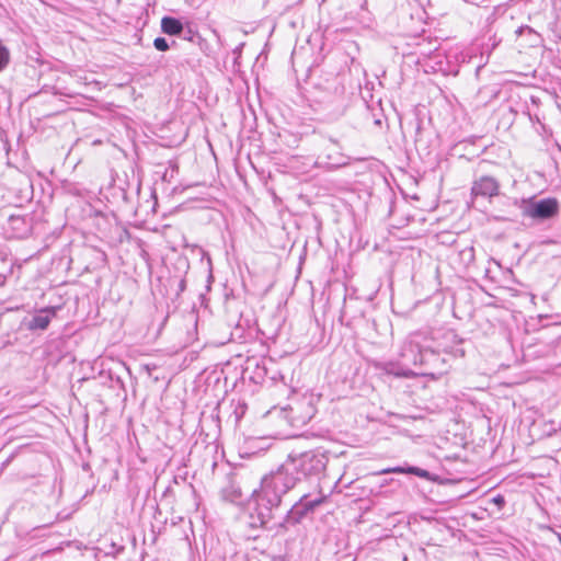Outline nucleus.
Segmentation results:
<instances>
[{"instance_id":"13","label":"nucleus","mask_w":561,"mask_h":561,"mask_svg":"<svg viewBox=\"0 0 561 561\" xmlns=\"http://www.w3.org/2000/svg\"><path fill=\"white\" fill-rule=\"evenodd\" d=\"M494 502L497 503L499 505L503 504V499L501 496L494 499Z\"/></svg>"},{"instance_id":"15","label":"nucleus","mask_w":561,"mask_h":561,"mask_svg":"<svg viewBox=\"0 0 561 561\" xmlns=\"http://www.w3.org/2000/svg\"><path fill=\"white\" fill-rule=\"evenodd\" d=\"M559 540H560V542H561V536H560V535H559Z\"/></svg>"},{"instance_id":"3","label":"nucleus","mask_w":561,"mask_h":561,"mask_svg":"<svg viewBox=\"0 0 561 561\" xmlns=\"http://www.w3.org/2000/svg\"><path fill=\"white\" fill-rule=\"evenodd\" d=\"M500 185L491 176H482L474 181L471 193L474 196L493 197L499 194Z\"/></svg>"},{"instance_id":"10","label":"nucleus","mask_w":561,"mask_h":561,"mask_svg":"<svg viewBox=\"0 0 561 561\" xmlns=\"http://www.w3.org/2000/svg\"><path fill=\"white\" fill-rule=\"evenodd\" d=\"M324 502V497H320L313 501H308L304 504L305 511L309 512L314 510L317 506L321 505Z\"/></svg>"},{"instance_id":"8","label":"nucleus","mask_w":561,"mask_h":561,"mask_svg":"<svg viewBox=\"0 0 561 561\" xmlns=\"http://www.w3.org/2000/svg\"><path fill=\"white\" fill-rule=\"evenodd\" d=\"M305 401L307 402L308 404V409L305 413V417L306 419H311L314 413H316V403L319 401L320 399V396L318 394H313V393H309L308 396H305Z\"/></svg>"},{"instance_id":"6","label":"nucleus","mask_w":561,"mask_h":561,"mask_svg":"<svg viewBox=\"0 0 561 561\" xmlns=\"http://www.w3.org/2000/svg\"><path fill=\"white\" fill-rule=\"evenodd\" d=\"M388 473H410V474H414L416 477L424 478V479L430 478L428 471L421 469L419 467H407V468L391 467V468L382 469L379 472H377L376 474H388Z\"/></svg>"},{"instance_id":"9","label":"nucleus","mask_w":561,"mask_h":561,"mask_svg":"<svg viewBox=\"0 0 561 561\" xmlns=\"http://www.w3.org/2000/svg\"><path fill=\"white\" fill-rule=\"evenodd\" d=\"M9 56V50L0 43V71L8 65Z\"/></svg>"},{"instance_id":"2","label":"nucleus","mask_w":561,"mask_h":561,"mask_svg":"<svg viewBox=\"0 0 561 561\" xmlns=\"http://www.w3.org/2000/svg\"><path fill=\"white\" fill-rule=\"evenodd\" d=\"M523 216L531 219H548L556 216L559 211V202L549 197L540 201L534 198L522 199L518 204Z\"/></svg>"},{"instance_id":"12","label":"nucleus","mask_w":561,"mask_h":561,"mask_svg":"<svg viewBox=\"0 0 561 561\" xmlns=\"http://www.w3.org/2000/svg\"><path fill=\"white\" fill-rule=\"evenodd\" d=\"M416 348V346L412 343V342H408L405 343L404 345V351H411V352H414Z\"/></svg>"},{"instance_id":"11","label":"nucleus","mask_w":561,"mask_h":561,"mask_svg":"<svg viewBox=\"0 0 561 561\" xmlns=\"http://www.w3.org/2000/svg\"><path fill=\"white\" fill-rule=\"evenodd\" d=\"M156 49L165 51L169 48L168 42L163 37H157L153 42Z\"/></svg>"},{"instance_id":"4","label":"nucleus","mask_w":561,"mask_h":561,"mask_svg":"<svg viewBox=\"0 0 561 561\" xmlns=\"http://www.w3.org/2000/svg\"><path fill=\"white\" fill-rule=\"evenodd\" d=\"M300 467L306 474L320 472L324 469L323 457L314 453H306L300 458Z\"/></svg>"},{"instance_id":"1","label":"nucleus","mask_w":561,"mask_h":561,"mask_svg":"<svg viewBox=\"0 0 561 561\" xmlns=\"http://www.w3.org/2000/svg\"><path fill=\"white\" fill-rule=\"evenodd\" d=\"M296 484V478L284 468L265 477L261 488L253 492L247 503L252 527H263L273 518V510L278 507L282 496Z\"/></svg>"},{"instance_id":"7","label":"nucleus","mask_w":561,"mask_h":561,"mask_svg":"<svg viewBox=\"0 0 561 561\" xmlns=\"http://www.w3.org/2000/svg\"><path fill=\"white\" fill-rule=\"evenodd\" d=\"M161 28L165 34L178 35L182 32L183 25L179 20L165 16L161 21Z\"/></svg>"},{"instance_id":"14","label":"nucleus","mask_w":561,"mask_h":561,"mask_svg":"<svg viewBox=\"0 0 561 561\" xmlns=\"http://www.w3.org/2000/svg\"><path fill=\"white\" fill-rule=\"evenodd\" d=\"M394 375H396V376H404V377H408L410 374H409V373L403 371V373H396Z\"/></svg>"},{"instance_id":"5","label":"nucleus","mask_w":561,"mask_h":561,"mask_svg":"<svg viewBox=\"0 0 561 561\" xmlns=\"http://www.w3.org/2000/svg\"><path fill=\"white\" fill-rule=\"evenodd\" d=\"M55 308L42 309L28 322L27 328L30 330H45L49 325L50 320L55 316Z\"/></svg>"}]
</instances>
